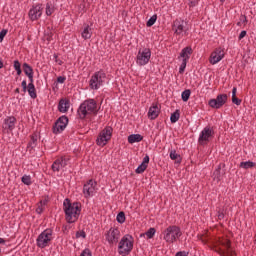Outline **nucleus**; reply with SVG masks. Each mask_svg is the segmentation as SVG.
I'll return each mask as SVG.
<instances>
[{"mask_svg": "<svg viewBox=\"0 0 256 256\" xmlns=\"http://www.w3.org/2000/svg\"><path fill=\"white\" fill-rule=\"evenodd\" d=\"M93 35V32L91 31V27L89 25H86L81 33V36L83 39H91V36Z\"/></svg>", "mask_w": 256, "mask_h": 256, "instance_id": "26", "label": "nucleus"}, {"mask_svg": "<svg viewBox=\"0 0 256 256\" xmlns=\"http://www.w3.org/2000/svg\"><path fill=\"white\" fill-rule=\"evenodd\" d=\"M170 159L176 161V163H181V155H179L176 150H170Z\"/></svg>", "mask_w": 256, "mask_h": 256, "instance_id": "29", "label": "nucleus"}, {"mask_svg": "<svg viewBox=\"0 0 256 256\" xmlns=\"http://www.w3.org/2000/svg\"><path fill=\"white\" fill-rule=\"evenodd\" d=\"M5 35H7V30L3 29L0 32V38L5 39Z\"/></svg>", "mask_w": 256, "mask_h": 256, "instance_id": "52", "label": "nucleus"}, {"mask_svg": "<svg viewBox=\"0 0 256 256\" xmlns=\"http://www.w3.org/2000/svg\"><path fill=\"white\" fill-rule=\"evenodd\" d=\"M244 21H247V17L243 16Z\"/></svg>", "mask_w": 256, "mask_h": 256, "instance_id": "57", "label": "nucleus"}, {"mask_svg": "<svg viewBox=\"0 0 256 256\" xmlns=\"http://www.w3.org/2000/svg\"><path fill=\"white\" fill-rule=\"evenodd\" d=\"M156 22H157V15H153V16L150 17V19L147 21L146 26H147V27H153V25H155Z\"/></svg>", "mask_w": 256, "mask_h": 256, "instance_id": "37", "label": "nucleus"}, {"mask_svg": "<svg viewBox=\"0 0 256 256\" xmlns=\"http://www.w3.org/2000/svg\"><path fill=\"white\" fill-rule=\"evenodd\" d=\"M105 239L109 245H117L121 239V231L118 228L111 227L105 232Z\"/></svg>", "mask_w": 256, "mask_h": 256, "instance_id": "9", "label": "nucleus"}, {"mask_svg": "<svg viewBox=\"0 0 256 256\" xmlns=\"http://www.w3.org/2000/svg\"><path fill=\"white\" fill-rule=\"evenodd\" d=\"M107 79V74H105V71L100 70L95 72L89 81V87L93 91H97V89L103 87V84L105 83V80Z\"/></svg>", "mask_w": 256, "mask_h": 256, "instance_id": "5", "label": "nucleus"}, {"mask_svg": "<svg viewBox=\"0 0 256 256\" xmlns=\"http://www.w3.org/2000/svg\"><path fill=\"white\" fill-rule=\"evenodd\" d=\"M213 137H215V130H213V127L211 126H206L200 132L198 143L199 145H207Z\"/></svg>", "mask_w": 256, "mask_h": 256, "instance_id": "8", "label": "nucleus"}, {"mask_svg": "<svg viewBox=\"0 0 256 256\" xmlns=\"http://www.w3.org/2000/svg\"><path fill=\"white\" fill-rule=\"evenodd\" d=\"M143 141V137L141 134H132L128 136V143L133 145V143H141Z\"/></svg>", "mask_w": 256, "mask_h": 256, "instance_id": "24", "label": "nucleus"}, {"mask_svg": "<svg viewBox=\"0 0 256 256\" xmlns=\"http://www.w3.org/2000/svg\"><path fill=\"white\" fill-rule=\"evenodd\" d=\"M185 67H187V59H183L182 64L179 68V73H185Z\"/></svg>", "mask_w": 256, "mask_h": 256, "instance_id": "43", "label": "nucleus"}, {"mask_svg": "<svg viewBox=\"0 0 256 256\" xmlns=\"http://www.w3.org/2000/svg\"><path fill=\"white\" fill-rule=\"evenodd\" d=\"M155 233H157V230L155 228H150L146 233V237L148 239H153V237H155Z\"/></svg>", "mask_w": 256, "mask_h": 256, "instance_id": "36", "label": "nucleus"}, {"mask_svg": "<svg viewBox=\"0 0 256 256\" xmlns=\"http://www.w3.org/2000/svg\"><path fill=\"white\" fill-rule=\"evenodd\" d=\"M23 71L25 73V76L28 77L29 81H34L33 80V67H31V65H29L28 63H24Z\"/></svg>", "mask_w": 256, "mask_h": 256, "instance_id": "22", "label": "nucleus"}, {"mask_svg": "<svg viewBox=\"0 0 256 256\" xmlns=\"http://www.w3.org/2000/svg\"><path fill=\"white\" fill-rule=\"evenodd\" d=\"M182 101L187 102L189 101V97H191V90L187 89L184 90L181 94Z\"/></svg>", "mask_w": 256, "mask_h": 256, "instance_id": "35", "label": "nucleus"}, {"mask_svg": "<svg viewBox=\"0 0 256 256\" xmlns=\"http://www.w3.org/2000/svg\"><path fill=\"white\" fill-rule=\"evenodd\" d=\"M180 117H181V113L179 112V110H176L170 116L171 123H177V121H179Z\"/></svg>", "mask_w": 256, "mask_h": 256, "instance_id": "34", "label": "nucleus"}, {"mask_svg": "<svg viewBox=\"0 0 256 256\" xmlns=\"http://www.w3.org/2000/svg\"><path fill=\"white\" fill-rule=\"evenodd\" d=\"M175 35H183L187 31V22L185 20L176 19L172 27Z\"/></svg>", "mask_w": 256, "mask_h": 256, "instance_id": "15", "label": "nucleus"}, {"mask_svg": "<svg viewBox=\"0 0 256 256\" xmlns=\"http://www.w3.org/2000/svg\"><path fill=\"white\" fill-rule=\"evenodd\" d=\"M239 167L241 169H253V167H255V162H252V161L241 162L239 164Z\"/></svg>", "mask_w": 256, "mask_h": 256, "instance_id": "31", "label": "nucleus"}, {"mask_svg": "<svg viewBox=\"0 0 256 256\" xmlns=\"http://www.w3.org/2000/svg\"><path fill=\"white\" fill-rule=\"evenodd\" d=\"M218 244L224 249L219 248V253L222 256H235V252L231 248V241L227 238L219 239Z\"/></svg>", "mask_w": 256, "mask_h": 256, "instance_id": "12", "label": "nucleus"}, {"mask_svg": "<svg viewBox=\"0 0 256 256\" xmlns=\"http://www.w3.org/2000/svg\"><path fill=\"white\" fill-rule=\"evenodd\" d=\"M28 86L29 85H27V80H23L22 83H21V87L23 89V93H27Z\"/></svg>", "mask_w": 256, "mask_h": 256, "instance_id": "45", "label": "nucleus"}, {"mask_svg": "<svg viewBox=\"0 0 256 256\" xmlns=\"http://www.w3.org/2000/svg\"><path fill=\"white\" fill-rule=\"evenodd\" d=\"M97 193V182L93 179L88 180L83 186V195L85 199L93 197Z\"/></svg>", "mask_w": 256, "mask_h": 256, "instance_id": "11", "label": "nucleus"}, {"mask_svg": "<svg viewBox=\"0 0 256 256\" xmlns=\"http://www.w3.org/2000/svg\"><path fill=\"white\" fill-rule=\"evenodd\" d=\"M26 91L28 92V95L31 97V99H37V90L35 89V84H33V81L29 82Z\"/></svg>", "mask_w": 256, "mask_h": 256, "instance_id": "23", "label": "nucleus"}, {"mask_svg": "<svg viewBox=\"0 0 256 256\" xmlns=\"http://www.w3.org/2000/svg\"><path fill=\"white\" fill-rule=\"evenodd\" d=\"M0 245H5V239L0 238Z\"/></svg>", "mask_w": 256, "mask_h": 256, "instance_id": "54", "label": "nucleus"}, {"mask_svg": "<svg viewBox=\"0 0 256 256\" xmlns=\"http://www.w3.org/2000/svg\"><path fill=\"white\" fill-rule=\"evenodd\" d=\"M14 69H15L17 75H21L22 70H21V63L19 62V60L14 61Z\"/></svg>", "mask_w": 256, "mask_h": 256, "instance_id": "38", "label": "nucleus"}, {"mask_svg": "<svg viewBox=\"0 0 256 256\" xmlns=\"http://www.w3.org/2000/svg\"><path fill=\"white\" fill-rule=\"evenodd\" d=\"M51 241H53V230L46 229L38 235L36 244L39 249H45V247H49V245H51Z\"/></svg>", "mask_w": 256, "mask_h": 256, "instance_id": "6", "label": "nucleus"}, {"mask_svg": "<svg viewBox=\"0 0 256 256\" xmlns=\"http://www.w3.org/2000/svg\"><path fill=\"white\" fill-rule=\"evenodd\" d=\"M15 93H20L19 88H16V89H15Z\"/></svg>", "mask_w": 256, "mask_h": 256, "instance_id": "56", "label": "nucleus"}, {"mask_svg": "<svg viewBox=\"0 0 256 256\" xmlns=\"http://www.w3.org/2000/svg\"><path fill=\"white\" fill-rule=\"evenodd\" d=\"M135 240L133 236L126 234L124 235L118 244V253L122 256H127L133 251V245Z\"/></svg>", "mask_w": 256, "mask_h": 256, "instance_id": "4", "label": "nucleus"}, {"mask_svg": "<svg viewBox=\"0 0 256 256\" xmlns=\"http://www.w3.org/2000/svg\"><path fill=\"white\" fill-rule=\"evenodd\" d=\"M44 39L48 43H51V41H53V31L50 30V28L44 31Z\"/></svg>", "mask_w": 256, "mask_h": 256, "instance_id": "33", "label": "nucleus"}, {"mask_svg": "<svg viewBox=\"0 0 256 256\" xmlns=\"http://www.w3.org/2000/svg\"><path fill=\"white\" fill-rule=\"evenodd\" d=\"M199 0H189V6L190 7H196L198 5Z\"/></svg>", "mask_w": 256, "mask_h": 256, "instance_id": "48", "label": "nucleus"}, {"mask_svg": "<svg viewBox=\"0 0 256 256\" xmlns=\"http://www.w3.org/2000/svg\"><path fill=\"white\" fill-rule=\"evenodd\" d=\"M69 123V118L67 116H61L53 126V133L58 135V133H63Z\"/></svg>", "mask_w": 256, "mask_h": 256, "instance_id": "14", "label": "nucleus"}, {"mask_svg": "<svg viewBox=\"0 0 256 256\" xmlns=\"http://www.w3.org/2000/svg\"><path fill=\"white\" fill-rule=\"evenodd\" d=\"M81 237L82 239H85L87 237V234L83 230L76 232V239H79Z\"/></svg>", "mask_w": 256, "mask_h": 256, "instance_id": "44", "label": "nucleus"}, {"mask_svg": "<svg viewBox=\"0 0 256 256\" xmlns=\"http://www.w3.org/2000/svg\"><path fill=\"white\" fill-rule=\"evenodd\" d=\"M232 103L234 105H241V99L237 98V87L232 89Z\"/></svg>", "mask_w": 256, "mask_h": 256, "instance_id": "28", "label": "nucleus"}, {"mask_svg": "<svg viewBox=\"0 0 256 256\" xmlns=\"http://www.w3.org/2000/svg\"><path fill=\"white\" fill-rule=\"evenodd\" d=\"M159 113H161V109L157 104H153L148 110V119L151 121L157 119L159 117Z\"/></svg>", "mask_w": 256, "mask_h": 256, "instance_id": "20", "label": "nucleus"}, {"mask_svg": "<svg viewBox=\"0 0 256 256\" xmlns=\"http://www.w3.org/2000/svg\"><path fill=\"white\" fill-rule=\"evenodd\" d=\"M53 11H55V9H53V7L51 6L50 3L46 4V15L51 16L53 15Z\"/></svg>", "mask_w": 256, "mask_h": 256, "instance_id": "42", "label": "nucleus"}, {"mask_svg": "<svg viewBox=\"0 0 256 256\" xmlns=\"http://www.w3.org/2000/svg\"><path fill=\"white\" fill-rule=\"evenodd\" d=\"M68 161H69V158H66V157L57 158L51 166L52 171H54V173H59L61 169H64Z\"/></svg>", "mask_w": 256, "mask_h": 256, "instance_id": "17", "label": "nucleus"}, {"mask_svg": "<svg viewBox=\"0 0 256 256\" xmlns=\"http://www.w3.org/2000/svg\"><path fill=\"white\" fill-rule=\"evenodd\" d=\"M113 135V128L111 126L105 127L98 135L96 143L99 147H105Z\"/></svg>", "mask_w": 256, "mask_h": 256, "instance_id": "7", "label": "nucleus"}, {"mask_svg": "<svg viewBox=\"0 0 256 256\" xmlns=\"http://www.w3.org/2000/svg\"><path fill=\"white\" fill-rule=\"evenodd\" d=\"M146 169H147V165L141 163V164L137 167V169L135 170V172H136L137 174L145 173V170H146Z\"/></svg>", "mask_w": 256, "mask_h": 256, "instance_id": "40", "label": "nucleus"}, {"mask_svg": "<svg viewBox=\"0 0 256 256\" xmlns=\"http://www.w3.org/2000/svg\"><path fill=\"white\" fill-rule=\"evenodd\" d=\"M183 235L181 228L177 225H170L163 230L161 236L164 241L167 243H175Z\"/></svg>", "mask_w": 256, "mask_h": 256, "instance_id": "3", "label": "nucleus"}, {"mask_svg": "<svg viewBox=\"0 0 256 256\" xmlns=\"http://www.w3.org/2000/svg\"><path fill=\"white\" fill-rule=\"evenodd\" d=\"M246 36H247V31L245 30L241 31L238 37L239 41H241V39H243Z\"/></svg>", "mask_w": 256, "mask_h": 256, "instance_id": "49", "label": "nucleus"}, {"mask_svg": "<svg viewBox=\"0 0 256 256\" xmlns=\"http://www.w3.org/2000/svg\"><path fill=\"white\" fill-rule=\"evenodd\" d=\"M225 57V51L222 48H216L210 55L209 63L211 65H217Z\"/></svg>", "mask_w": 256, "mask_h": 256, "instance_id": "16", "label": "nucleus"}, {"mask_svg": "<svg viewBox=\"0 0 256 256\" xmlns=\"http://www.w3.org/2000/svg\"><path fill=\"white\" fill-rule=\"evenodd\" d=\"M0 43H3V38H0Z\"/></svg>", "mask_w": 256, "mask_h": 256, "instance_id": "58", "label": "nucleus"}, {"mask_svg": "<svg viewBox=\"0 0 256 256\" xmlns=\"http://www.w3.org/2000/svg\"><path fill=\"white\" fill-rule=\"evenodd\" d=\"M46 205H47V200H41L38 203V207L36 208V213H38V215H41V213H43V211H45Z\"/></svg>", "mask_w": 256, "mask_h": 256, "instance_id": "30", "label": "nucleus"}, {"mask_svg": "<svg viewBox=\"0 0 256 256\" xmlns=\"http://www.w3.org/2000/svg\"><path fill=\"white\" fill-rule=\"evenodd\" d=\"M213 179L214 181H217V183H219V181H221V165H219L213 172Z\"/></svg>", "mask_w": 256, "mask_h": 256, "instance_id": "32", "label": "nucleus"}, {"mask_svg": "<svg viewBox=\"0 0 256 256\" xmlns=\"http://www.w3.org/2000/svg\"><path fill=\"white\" fill-rule=\"evenodd\" d=\"M22 183H24V185H31V176L29 175H24L22 176Z\"/></svg>", "mask_w": 256, "mask_h": 256, "instance_id": "41", "label": "nucleus"}, {"mask_svg": "<svg viewBox=\"0 0 256 256\" xmlns=\"http://www.w3.org/2000/svg\"><path fill=\"white\" fill-rule=\"evenodd\" d=\"M15 123H17V118H15V116H8L4 119L3 129L13 131V129H15Z\"/></svg>", "mask_w": 256, "mask_h": 256, "instance_id": "19", "label": "nucleus"}, {"mask_svg": "<svg viewBox=\"0 0 256 256\" xmlns=\"http://www.w3.org/2000/svg\"><path fill=\"white\" fill-rule=\"evenodd\" d=\"M99 110L97 109V101L95 99L85 100L78 108V115L80 119H85L87 115H97Z\"/></svg>", "mask_w": 256, "mask_h": 256, "instance_id": "2", "label": "nucleus"}, {"mask_svg": "<svg viewBox=\"0 0 256 256\" xmlns=\"http://www.w3.org/2000/svg\"><path fill=\"white\" fill-rule=\"evenodd\" d=\"M53 57L55 63H57L58 65H63V61L59 59V56H57V54H54Z\"/></svg>", "mask_w": 256, "mask_h": 256, "instance_id": "47", "label": "nucleus"}, {"mask_svg": "<svg viewBox=\"0 0 256 256\" xmlns=\"http://www.w3.org/2000/svg\"><path fill=\"white\" fill-rule=\"evenodd\" d=\"M66 80L67 78H65V76H59L57 78V83H65Z\"/></svg>", "mask_w": 256, "mask_h": 256, "instance_id": "50", "label": "nucleus"}, {"mask_svg": "<svg viewBox=\"0 0 256 256\" xmlns=\"http://www.w3.org/2000/svg\"><path fill=\"white\" fill-rule=\"evenodd\" d=\"M142 164H145V165H149V155H146L144 158H143V161H142Z\"/></svg>", "mask_w": 256, "mask_h": 256, "instance_id": "51", "label": "nucleus"}, {"mask_svg": "<svg viewBox=\"0 0 256 256\" xmlns=\"http://www.w3.org/2000/svg\"><path fill=\"white\" fill-rule=\"evenodd\" d=\"M81 209V203L72 202L69 198H66L63 202V211L67 223H77L81 215Z\"/></svg>", "mask_w": 256, "mask_h": 256, "instance_id": "1", "label": "nucleus"}, {"mask_svg": "<svg viewBox=\"0 0 256 256\" xmlns=\"http://www.w3.org/2000/svg\"><path fill=\"white\" fill-rule=\"evenodd\" d=\"M218 219H225V214L221 211L218 212Z\"/></svg>", "mask_w": 256, "mask_h": 256, "instance_id": "53", "label": "nucleus"}, {"mask_svg": "<svg viewBox=\"0 0 256 256\" xmlns=\"http://www.w3.org/2000/svg\"><path fill=\"white\" fill-rule=\"evenodd\" d=\"M192 54H193V48L185 47L184 49H182V51L180 53V57H182L183 59H186V61H187L191 57Z\"/></svg>", "mask_w": 256, "mask_h": 256, "instance_id": "25", "label": "nucleus"}, {"mask_svg": "<svg viewBox=\"0 0 256 256\" xmlns=\"http://www.w3.org/2000/svg\"><path fill=\"white\" fill-rule=\"evenodd\" d=\"M222 3H225V0H220Z\"/></svg>", "mask_w": 256, "mask_h": 256, "instance_id": "59", "label": "nucleus"}, {"mask_svg": "<svg viewBox=\"0 0 256 256\" xmlns=\"http://www.w3.org/2000/svg\"><path fill=\"white\" fill-rule=\"evenodd\" d=\"M0 69H3V60H0Z\"/></svg>", "mask_w": 256, "mask_h": 256, "instance_id": "55", "label": "nucleus"}, {"mask_svg": "<svg viewBox=\"0 0 256 256\" xmlns=\"http://www.w3.org/2000/svg\"><path fill=\"white\" fill-rule=\"evenodd\" d=\"M149 61H151V49L149 48H144L142 50L140 49L136 56L137 65H139L140 67H143L147 65Z\"/></svg>", "mask_w": 256, "mask_h": 256, "instance_id": "10", "label": "nucleus"}, {"mask_svg": "<svg viewBox=\"0 0 256 256\" xmlns=\"http://www.w3.org/2000/svg\"><path fill=\"white\" fill-rule=\"evenodd\" d=\"M41 15H43V5L41 4L34 6L29 11V18L31 19V21H37V19H39Z\"/></svg>", "mask_w": 256, "mask_h": 256, "instance_id": "18", "label": "nucleus"}, {"mask_svg": "<svg viewBox=\"0 0 256 256\" xmlns=\"http://www.w3.org/2000/svg\"><path fill=\"white\" fill-rule=\"evenodd\" d=\"M70 102L69 100L61 99L58 104V110L60 113H67L69 111Z\"/></svg>", "mask_w": 256, "mask_h": 256, "instance_id": "21", "label": "nucleus"}, {"mask_svg": "<svg viewBox=\"0 0 256 256\" xmlns=\"http://www.w3.org/2000/svg\"><path fill=\"white\" fill-rule=\"evenodd\" d=\"M80 256H93V254L91 253V251L86 248L82 251V253L80 254Z\"/></svg>", "mask_w": 256, "mask_h": 256, "instance_id": "46", "label": "nucleus"}, {"mask_svg": "<svg viewBox=\"0 0 256 256\" xmlns=\"http://www.w3.org/2000/svg\"><path fill=\"white\" fill-rule=\"evenodd\" d=\"M37 141H38L37 133L32 134L30 136V142L28 143L27 148L28 149H35V147H37Z\"/></svg>", "mask_w": 256, "mask_h": 256, "instance_id": "27", "label": "nucleus"}, {"mask_svg": "<svg viewBox=\"0 0 256 256\" xmlns=\"http://www.w3.org/2000/svg\"><path fill=\"white\" fill-rule=\"evenodd\" d=\"M227 99V94H219L216 98L210 99L208 105L212 109H221V107L227 103Z\"/></svg>", "mask_w": 256, "mask_h": 256, "instance_id": "13", "label": "nucleus"}, {"mask_svg": "<svg viewBox=\"0 0 256 256\" xmlns=\"http://www.w3.org/2000/svg\"><path fill=\"white\" fill-rule=\"evenodd\" d=\"M118 223L123 224L125 222V212H119L116 217Z\"/></svg>", "mask_w": 256, "mask_h": 256, "instance_id": "39", "label": "nucleus"}]
</instances>
